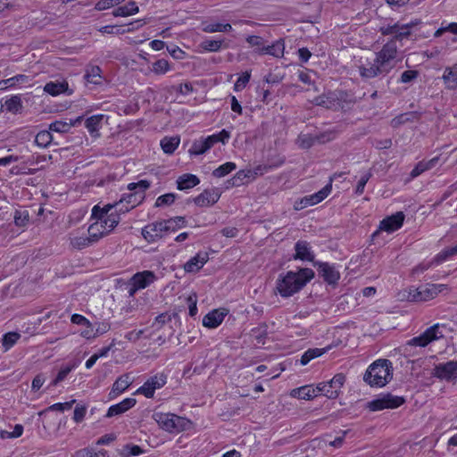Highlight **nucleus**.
<instances>
[{"label":"nucleus","mask_w":457,"mask_h":457,"mask_svg":"<svg viewBox=\"0 0 457 457\" xmlns=\"http://www.w3.org/2000/svg\"><path fill=\"white\" fill-rule=\"evenodd\" d=\"M317 265L319 274L328 283L334 284L339 279L340 274L334 265L328 262H318Z\"/></svg>","instance_id":"6ab92c4d"},{"label":"nucleus","mask_w":457,"mask_h":457,"mask_svg":"<svg viewBox=\"0 0 457 457\" xmlns=\"http://www.w3.org/2000/svg\"><path fill=\"white\" fill-rule=\"evenodd\" d=\"M345 377L339 373L333 377L328 382L320 383V394H323L329 399H335L339 395V392L345 384Z\"/></svg>","instance_id":"f8f14e48"},{"label":"nucleus","mask_w":457,"mask_h":457,"mask_svg":"<svg viewBox=\"0 0 457 457\" xmlns=\"http://www.w3.org/2000/svg\"><path fill=\"white\" fill-rule=\"evenodd\" d=\"M29 221V213L27 212H15L14 223L19 227H23Z\"/></svg>","instance_id":"4d7b16f0"},{"label":"nucleus","mask_w":457,"mask_h":457,"mask_svg":"<svg viewBox=\"0 0 457 457\" xmlns=\"http://www.w3.org/2000/svg\"><path fill=\"white\" fill-rule=\"evenodd\" d=\"M453 256L450 248H445L441 251L433 260L432 264H439L446 261L449 257Z\"/></svg>","instance_id":"680f3d73"},{"label":"nucleus","mask_w":457,"mask_h":457,"mask_svg":"<svg viewBox=\"0 0 457 457\" xmlns=\"http://www.w3.org/2000/svg\"><path fill=\"white\" fill-rule=\"evenodd\" d=\"M442 79L448 89L457 88V64L445 69Z\"/></svg>","instance_id":"a878e982"},{"label":"nucleus","mask_w":457,"mask_h":457,"mask_svg":"<svg viewBox=\"0 0 457 457\" xmlns=\"http://www.w3.org/2000/svg\"><path fill=\"white\" fill-rule=\"evenodd\" d=\"M433 375L440 379L453 380L457 378V361L439 363L434 369Z\"/></svg>","instance_id":"2eb2a0df"},{"label":"nucleus","mask_w":457,"mask_h":457,"mask_svg":"<svg viewBox=\"0 0 457 457\" xmlns=\"http://www.w3.org/2000/svg\"><path fill=\"white\" fill-rule=\"evenodd\" d=\"M315 139L310 135H300L297 138L299 147L307 149L313 145Z\"/></svg>","instance_id":"603ef678"},{"label":"nucleus","mask_w":457,"mask_h":457,"mask_svg":"<svg viewBox=\"0 0 457 457\" xmlns=\"http://www.w3.org/2000/svg\"><path fill=\"white\" fill-rule=\"evenodd\" d=\"M84 78L88 83L100 85L102 83L101 69L98 66L88 67Z\"/></svg>","instance_id":"e433bc0d"},{"label":"nucleus","mask_w":457,"mask_h":457,"mask_svg":"<svg viewBox=\"0 0 457 457\" xmlns=\"http://www.w3.org/2000/svg\"><path fill=\"white\" fill-rule=\"evenodd\" d=\"M446 288L444 284H427L420 287H410L403 292L402 299L409 302H426L435 298Z\"/></svg>","instance_id":"39448f33"},{"label":"nucleus","mask_w":457,"mask_h":457,"mask_svg":"<svg viewBox=\"0 0 457 457\" xmlns=\"http://www.w3.org/2000/svg\"><path fill=\"white\" fill-rule=\"evenodd\" d=\"M166 378L163 373L156 374L149 378L144 385L137 389V393L147 398H152L155 390L162 387L166 384Z\"/></svg>","instance_id":"4468645a"},{"label":"nucleus","mask_w":457,"mask_h":457,"mask_svg":"<svg viewBox=\"0 0 457 457\" xmlns=\"http://www.w3.org/2000/svg\"><path fill=\"white\" fill-rule=\"evenodd\" d=\"M68 90V83L66 81H51L46 84L44 91L51 96H58Z\"/></svg>","instance_id":"2f4dec72"},{"label":"nucleus","mask_w":457,"mask_h":457,"mask_svg":"<svg viewBox=\"0 0 457 457\" xmlns=\"http://www.w3.org/2000/svg\"><path fill=\"white\" fill-rule=\"evenodd\" d=\"M149 187H150V182L148 180L142 179V180L138 181L137 183L129 184L128 189L129 191L136 190L135 195H137V194H143Z\"/></svg>","instance_id":"8fccbe9b"},{"label":"nucleus","mask_w":457,"mask_h":457,"mask_svg":"<svg viewBox=\"0 0 457 457\" xmlns=\"http://www.w3.org/2000/svg\"><path fill=\"white\" fill-rule=\"evenodd\" d=\"M20 337H21V335L19 333H16V332L6 333L3 338V345L5 347L6 350H8L16 344V342L20 339Z\"/></svg>","instance_id":"de8ad7c7"},{"label":"nucleus","mask_w":457,"mask_h":457,"mask_svg":"<svg viewBox=\"0 0 457 457\" xmlns=\"http://www.w3.org/2000/svg\"><path fill=\"white\" fill-rule=\"evenodd\" d=\"M141 234L148 243H155L169 235L163 220L147 224L142 228Z\"/></svg>","instance_id":"9b49d317"},{"label":"nucleus","mask_w":457,"mask_h":457,"mask_svg":"<svg viewBox=\"0 0 457 457\" xmlns=\"http://www.w3.org/2000/svg\"><path fill=\"white\" fill-rule=\"evenodd\" d=\"M155 279V274L150 270H144L142 272L136 273L129 281V295L133 296L137 291L147 287L149 285L154 283Z\"/></svg>","instance_id":"1a4fd4ad"},{"label":"nucleus","mask_w":457,"mask_h":457,"mask_svg":"<svg viewBox=\"0 0 457 457\" xmlns=\"http://www.w3.org/2000/svg\"><path fill=\"white\" fill-rule=\"evenodd\" d=\"M81 119V117H78L75 120H70V121L56 120L49 125V130L58 133H67L72 127L80 122Z\"/></svg>","instance_id":"c85d7f7f"},{"label":"nucleus","mask_w":457,"mask_h":457,"mask_svg":"<svg viewBox=\"0 0 457 457\" xmlns=\"http://www.w3.org/2000/svg\"><path fill=\"white\" fill-rule=\"evenodd\" d=\"M153 418L163 430L170 433L184 431L190 425L188 420L173 413L154 412Z\"/></svg>","instance_id":"423d86ee"},{"label":"nucleus","mask_w":457,"mask_h":457,"mask_svg":"<svg viewBox=\"0 0 457 457\" xmlns=\"http://www.w3.org/2000/svg\"><path fill=\"white\" fill-rule=\"evenodd\" d=\"M140 200L136 199V196L132 194H129L128 197L121 198L119 202H115L114 204H107L103 208L99 205H95L92 209V217H110L109 213L112 209L117 212H126L129 209L134 208Z\"/></svg>","instance_id":"0eeeda50"},{"label":"nucleus","mask_w":457,"mask_h":457,"mask_svg":"<svg viewBox=\"0 0 457 457\" xmlns=\"http://www.w3.org/2000/svg\"><path fill=\"white\" fill-rule=\"evenodd\" d=\"M176 199V195L173 193H168L162 195H160L155 202L156 207L169 206L174 203Z\"/></svg>","instance_id":"09e8293b"},{"label":"nucleus","mask_w":457,"mask_h":457,"mask_svg":"<svg viewBox=\"0 0 457 457\" xmlns=\"http://www.w3.org/2000/svg\"><path fill=\"white\" fill-rule=\"evenodd\" d=\"M50 131L51 130H42L37 134L35 137V143L37 145L40 147H47L51 144L53 136Z\"/></svg>","instance_id":"a19ab883"},{"label":"nucleus","mask_w":457,"mask_h":457,"mask_svg":"<svg viewBox=\"0 0 457 457\" xmlns=\"http://www.w3.org/2000/svg\"><path fill=\"white\" fill-rule=\"evenodd\" d=\"M94 221L87 228V233L92 240L98 242L102 237L109 235L120 222V215L111 212L110 217H92Z\"/></svg>","instance_id":"20e7f679"},{"label":"nucleus","mask_w":457,"mask_h":457,"mask_svg":"<svg viewBox=\"0 0 457 457\" xmlns=\"http://www.w3.org/2000/svg\"><path fill=\"white\" fill-rule=\"evenodd\" d=\"M165 224L166 230L168 234L177 231L179 228H185L187 226V220L185 217L177 216L170 218L169 220H162Z\"/></svg>","instance_id":"473e14b6"},{"label":"nucleus","mask_w":457,"mask_h":457,"mask_svg":"<svg viewBox=\"0 0 457 457\" xmlns=\"http://www.w3.org/2000/svg\"><path fill=\"white\" fill-rule=\"evenodd\" d=\"M295 260L312 262L314 259V254L306 241H297L295 245Z\"/></svg>","instance_id":"412c9836"},{"label":"nucleus","mask_w":457,"mask_h":457,"mask_svg":"<svg viewBox=\"0 0 457 457\" xmlns=\"http://www.w3.org/2000/svg\"><path fill=\"white\" fill-rule=\"evenodd\" d=\"M246 41L251 46L256 47L254 52L257 54H258V50L260 48H262V46H265L263 45V39L258 36H249L246 37Z\"/></svg>","instance_id":"bf43d9fd"},{"label":"nucleus","mask_w":457,"mask_h":457,"mask_svg":"<svg viewBox=\"0 0 457 457\" xmlns=\"http://www.w3.org/2000/svg\"><path fill=\"white\" fill-rule=\"evenodd\" d=\"M232 29V27L229 23H202V30L205 33H216V32H228Z\"/></svg>","instance_id":"f704fd0d"},{"label":"nucleus","mask_w":457,"mask_h":457,"mask_svg":"<svg viewBox=\"0 0 457 457\" xmlns=\"http://www.w3.org/2000/svg\"><path fill=\"white\" fill-rule=\"evenodd\" d=\"M85 327H86V328L81 331L80 335H81V337H83L87 339L95 338L98 335L105 333V330L104 331H98V330L94 331V328H93V326L91 323H90V325H86Z\"/></svg>","instance_id":"6e6d98bb"},{"label":"nucleus","mask_w":457,"mask_h":457,"mask_svg":"<svg viewBox=\"0 0 457 457\" xmlns=\"http://www.w3.org/2000/svg\"><path fill=\"white\" fill-rule=\"evenodd\" d=\"M76 400H71L70 402L66 403H54L48 407V411H64L71 410L72 405L75 403Z\"/></svg>","instance_id":"5fc2aeb1"},{"label":"nucleus","mask_w":457,"mask_h":457,"mask_svg":"<svg viewBox=\"0 0 457 457\" xmlns=\"http://www.w3.org/2000/svg\"><path fill=\"white\" fill-rule=\"evenodd\" d=\"M399 48L395 40H388L372 57H361L358 71L362 79H369L389 73L399 61Z\"/></svg>","instance_id":"f257e3e1"},{"label":"nucleus","mask_w":457,"mask_h":457,"mask_svg":"<svg viewBox=\"0 0 457 457\" xmlns=\"http://www.w3.org/2000/svg\"><path fill=\"white\" fill-rule=\"evenodd\" d=\"M403 403L404 399L403 397L393 395L391 394H386L368 403V407L370 411H377L384 409L397 408L401 406Z\"/></svg>","instance_id":"9d476101"},{"label":"nucleus","mask_w":457,"mask_h":457,"mask_svg":"<svg viewBox=\"0 0 457 457\" xmlns=\"http://www.w3.org/2000/svg\"><path fill=\"white\" fill-rule=\"evenodd\" d=\"M404 214L403 212H398L391 216H388L380 221L379 229L388 233L399 229L403 223Z\"/></svg>","instance_id":"dca6fc26"},{"label":"nucleus","mask_w":457,"mask_h":457,"mask_svg":"<svg viewBox=\"0 0 457 457\" xmlns=\"http://www.w3.org/2000/svg\"><path fill=\"white\" fill-rule=\"evenodd\" d=\"M443 337V334L439 329V325L436 324L427 328L421 335L411 338L409 342V345L425 347L429 343Z\"/></svg>","instance_id":"ddd939ff"},{"label":"nucleus","mask_w":457,"mask_h":457,"mask_svg":"<svg viewBox=\"0 0 457 457\" xmlns=\"http://www.w3.org/2000/svg\"><path fill=\"white\" fill-rule=\"evenodd\" d=\"M139 12V8L136 2L130 1L126 4L113 10L112 15L115 17H128L134 15Z\"/></svg>","instance_id":"7c9ffc66"},{"label":"nucleus","mask_w":457,"mask_h":457,"mask_svg":"<svg viewBox=\"0 0 457 457\" xmlns=\"http://www.w3.org/2000/svg\"><path fill=\"white\" fill-rule=\"evenodd\" d=\"M29 77L26 76V75H17V76H14L12 78H10L6 80H4L3 83L6 86V87H12L13 85H15L16 83H26V82H29Z\"/></svg>","instance_id":"13d9d810"},{"label":"nucleus","mask_w":457,"mask_h":457,"mask_svg":"<svg viewBox=\"0 0 457 457\" xmlns=\"http://www.w3.org/2000/svg\"><path fill=\"white\" fill-rule=\"evenodd\" d=\"M188 303L189 315L194 317L197 313V296L196 294H191L187 299Z\"/></svg>","instance_id":"052dcab7"},{"label":"nucleus","mask_w":457,"mask_h":457,"mask_svg":"<svg viewBox=\"0 0 457 457\" xmlns=\"http://www.w3.org/2000/svg\"><path fill=\"white\" fill-rule=\"evenodd\" d=\"M309 206H312L311 200H309V195H306L300 199L299 201H296L294 204V208L297 211L304 209Z\"/></svg>","instance_id":"774afa93"},{"label":"nucleus","mask_w":457,"mask_h":457,"mask_svg":"<svg viewBox=\"0 0 457 457\" xmlns=\"http://www.w3.org/2000/svg\"><path fill=\"white\" fill-rule=\"evenodd\" d=\"M325 353V349L313 348L307 350L301 357V364L306 365L312 359L322 355Z\"/></svg>","instance_id":"49530a36"},{"label":"nucleus","mask_w":457,"mask_h":457,"mask_svg":"<svg viewBox=\"0 0 457 457\" xmlns=\"http://www.w3.org/2000/svg\"><path fill=\"white\" fill-rule=\"evenodd\" d=\"M70 244L74 249L81 250L95 244V240L91 237L84 234H79L77 231H72L69 234Z\"/></svg>","instance_id":"aec40b11"},{"label":"nucleus","mask_w":457,"mask_h":457,"mask_svg":"<svg viewBox=\"0 0 457 457\" xmlns=\"http://www.w3.org/2000/svg\"><path fill=\"white\" fill-rule=\"evenodd\" d=\"M417 77H418L417 71L409 70V71H405L402 73L400 80L402 83H408V82L413 80L414 79H416Z\"/></svg>","instance_id":"338daca9"},{"label":"nucleus","mask_w":457,"mask_h":457,"mask_svg":"<svg viewBox=\"0 0 457 457\" xmlns=\"http://www.w3.org/2000/svg\"><path fill=\"white\" fill-rule=\"evenodd\" d=\"M220 194L218 189H206L194 198V203L199 207L212 206L219 201Z\"/></svg>","instance_id":"f3484780"},{"label":"nucleus","mask_w":457,"mask_h":457,"mask_svg":"<svg viewBox=\"0 0 457 457\" xmlns=\"http://www.w3.org/2000/svg\"><path fill=\"white\" fill-rule=\"evenodd\" d=\"M370 177H371V174L370 172L365 173L364 175L361 176V178L360 179V180L357 184L356 189H355V193L357 195H361L363 193L364 187H365L367 182L369 181V179H370Z\"/></svg>","instance_id":"0e129e2a"},{"label":"nucleus","mask_w":457,"mask_h":457,"mask_svg":"<svg viewBox=\"0 0 457 457\" xmlns=\"http://www.w3.org/2000/svg\"><path fill=\"white\" fill-rule=\"evenodd\" d=\"M200 183V179L193 174H183L177 179V187L179 190L193 188Z\"/></svg>","instance_id":"cd10ccee"},{"label":"nucleus","mask_w":457,"mask_h":457,"mask_svg":"<svg viewBox=\"0 0 457 457\" xmlns=\"http://www.w3.org/2000/svg\"><path fill=\"white\" fill-rule=\"evenodd\" d=\"M104 115H93L86 120L85 126L91 135L96 134L101 128V123Z\"/></svg>","instance_id":"58836bf2"},{"label":"nucleus","mask_w":457,"mask_h":457,"mask_svg":"<svg viewBox=\"0 0 457 457\" xmlns=\"http://www.w3.org/2000/svg\"><path fill=\"white\" fill-rule=\"evenodd\" d=\"M332 181L333 179L330 178L329 182L323 188H321L319 192L309 195V200H311L312 205L320 203L331 193Z\"/></svg>","instance_id":"c9c22d12"},{"label":"nucleus","mask_w":457,"mask_h":457,"mask_svg":"<svg viewBox=\"0 0 457 457\" xmlns=\"http://www.w3.org/2000/svg\"><path fill=\"white\" fill-rule=\"evenodd\" d=\"M137 401L135 398H126L120 403L112 405L107 411L106 417H113L116 415H120L130 408H132L136 404Z\"/></svg>","instance_id":"b1692460"},{"label":"nucleus","mask_w":457,"mask_h":457,"mask_svg":"<svg viewBox=\"0 0 457 457\" xmlns=\"http://www.w3.org/2000/svg\"><path fill=\"white\" fill-rule=\"evenodd\" d=\"M230 137L229 132L226 129H222L217 134L208 136L207 137H201L198 140L193 142L191 147L188 150L190 155H200L206 153L211 149L216 143L225 142Z\"/></svg>","instance_id":"6e6552de"},{"label":"nucleus","mask_w":457,"mask_h":457,"mask_svg":"<svg viewBox=\"0 0 457 457\" xmlns=\"http://www.w3.org/2000/svg\"><path fill=\"white\" fill-rule=\"evenodd\" d=\"M313 277V270L308 268L280 274L276 281V293L284 298L290 297L298 293Z\"/></svg>","instance_id":"f03ea898"},{"label":"nucleus","mask_w":457,"mask_h":457,"mask_svg":"<svg viewBox=\"0 0 457 457\" xmlns=\"http://www.w3.org/2000/svg\"><path fill=\"white\" fill-rule=\"evenodd\" d=\"M226 314L221 310H213L204 317L203 325L208 328H215L222 323Z\"/></svg>","instance_id":"5701e85b"},{"label":"nucleus","mask_w":457,"mask_h":457,"mask_svg":"<svg viewBox=\"0 0 457 457\" xmlns=\"http://www.w3.org/2000/svg\"><path fill=\"white\" fill-rule=\"evenodd\" d=\"M132 383V379L129 375H122L113 383L110 395L112 397L124 392Z\"/></svg>","instance_id":"c756f323"},{"label":"nucleus","mask_w":457,"mask_h":457,"mask_svg":"<svg viewBox=\"0 0 457 457\" xmlns=\"http://www.w3.org/2000/svg\"><path fill=\"white\" fill-rule=\"evenodd\" d=\"M23 427L20 424H17L12 432L8 431H1L2 438H17L22 435Z\"/></svg>","instance_id":"864d4df0"},{"label":"nucleus","mask_w":457,"mask_h":457,"mask_svg":"<svg viewBox=\"0 0 457 457\" xmlns=\"http://www.w3.org/2000/svg\"><path fill=\"white\" fill-rule=\"evenodd\" d=\"M396 29H397V22H395L394 24L381 26L378 30L383 36L393 35V37H394L396 35Z\"/></svg>","instance_id":"e2e57ef3"},{"label":"nucleus","mask_w":457,"mask_h":457,"mask_svg":"<svg viewBox=\"0 0 457 457\" xmlns=\"http://www.w3.org/2000/svg\"><path fill=\"white\" fill-rule=\"evenodd\" d=\"M393 378V367L390 361L379 359L367 369L363 379L370 386L383 387Z\"/></svg>","instance_id":"7ed1b4c3"},{"label":"nucleus","mask_w":457,"mask_h":457,"mask_svg":"<svg viewBox=\"0 0 457 457\" xmlns=\"http://www.w3.org/2000/svg\"><path fill=\"white\" fill-rule=\"evenodd\" d=\"M320 394V388L319 384L316 387H313L312 385H306L295 388L290 392L292 397L303 400H312Z\"/></svg>","instance_id":"a211bd4d"},{"label":"nucleus","mask_w":457,"mask_h":457,"mask_svg":"<svg viewBox=\"0 0 457 457\" xmlns=\"http://www.w3.org/2000/svg\"><path fill=\"white\" fill-rule=\"evenodd\" d=\"M285 44L283 40H278L270 46H262L258 50L259 54H270L276 58H281L284 55Z\"/></svg>","instance_id":"393cba45"},{"label":"nucleus","mask_w":457,"mask_h":457,"mask_svg":"<svg viewBox=\"0 0 457 457\" xmlns=\"http://www.w3.org/2000/svg\"><path fill=\"white\" fill-rule=\"evenodd\" d=\"M170 70L169 62L165 59H159L152 65L151 71L157 75H163Z\"/></svg>","instance_id":"c03bdc74"},{"label":"nucleus","mask_w":457,"mask_h":457,"mask_svg":"<svg viewBox=\"0 0 457 457\" xmlns=\"http://www.w3.org/2000/svg\"><path fill=\"white\" fill-rule=\"evenodd\" d=\"M223 39L207 38L198 46L200 52H219L223 46Z\"/></svg>","instance_id":"72a5a7b5"},{"label":"nucleus","mask_w":457,"mask_h":457,"mask_svg":"<svg viewBox=\"0 0 457 457\" xmlns=\"http://www.w3.org/2000/svg\"><path fill=\"white\" fill-rule=\"evenodd\" d=\"M144 451L142 448L136 445H126L120 451V455L121 457H131V456H138L142 454Z\"/></svg>","instance_id":"37998d69"},{"label":"nucleus","mask_w":457,"mask_h":457,"mask_svg":"<svg viewBox=\"0 0 457 457\" xmlns=\"http://www.w3.org/2000/svg\"><path fill=\"white\" fill-rule=\"evenodd\" d=\"M438 161L439 157L436 156L428 161H421L418 162L410 174L411 178L414 179L423 172L433 169L438 163Z\"/></svg>","instance_id":"bb28decb"},{"label":"nucleus","mask_w":457,"mask_h":457,"mask_svg":"<svg viewBox=\"0 0 457 457\" xmlns=\"http://www.w3.org/2000/svg\"><path fill=\"white\" fill-rule=\"evenodd\" d=\"M180 139L179 137H164L161 141L162 149L165 154H170L178 148Z\"/></svg>","instance_id":"4c0bfd02"},{"label":"nucleus","mask_w":457,"mask_h":457,"mask_svg":"<svg viewBox=\"0 0 457 457\" xmlns=\"http://www.w3.org/2000/svg\"><path fill=\"white\" fill-rule=\"evenodd\" d=\"M411 34V30L410 29V26L397 22L396 35L389 40H395V43L396 44L397 41H402L403 39L409 37Z\"/></svg>","instance_id":"79ce46f5"},{"label":"nucleus","mask_w":457,"mask_h":457,"mask_svg":"<svg viewBox=\"0 0 457 457\" xmlns=\"http://www.w3.org/2000/svg\"><path fill=\"white\" fill-rule=\"evenodd\" d=\"M77 366L76 363H73L72 365H67V366H64L62 367L60 371L58 372L56 378H54V380L53 381V385L54 386H56L58 383H60L61 381L64 380L65 378L68 376V374L73 370L75 369Z\"/></svg>","instance_id":"3c124183"},{"label":"nucleus","mask_w":457,"mask_h":457,"mask_svg":"<svg viewBox=\"0 0 457 457\" xmlns=\"http://www.w3.org/2000/svg\"><path fill=\"white\" fill-rule=\"evenodd\" d=\"M87 413V408L85 406H76L73 413V420L75 422H81Z\"/></svg>","instance_id":"69168bd1"},{"label":"nucleus","mask_w":457,"mask_h":457,"mask_svg":"<svg viewBox=\"0 0 457 457\" xmlns=\"http://www.w3.org/2000/svg\"><path fill=\"white\" fill-rule=\"evenodd\" d=\"M237 165L236 163L232 162H228L220 166H219L217 169H215L212 172L213 176L216 178H223L234 170H236Z\"/></svg>","instance_id":"a18cd8bd"},{"label":"nucleus","mask_w":457,"mask_h":457,"mask_svg":"<svg viewBox=\"0 0 457 457\" xmlns=\"http://www.w3.org/2000/svg\"><path fill=\"white\" fill-rule=\"evenodd\" d=\"M6 111L12 113H18L22 109L21 99L19 96H13L11 98L7 99L4 105Z\"/></svg>","instance_id":"ea45409f"},{"label":"nucleus","mask_w":457,"mask_h":457,"mask_svg":"<svg viewBox=\"0 0 457 457\" xmlns=\"http://www.w3.org/2000/svg\"><path fill=\"white\" fill-rule=\"evenodd\" d=\"M208 254L206 253H199L184 264L186 272H197L208 261Z\"/></svg>","instance_id":"4be33fe9"}]
</instances>
